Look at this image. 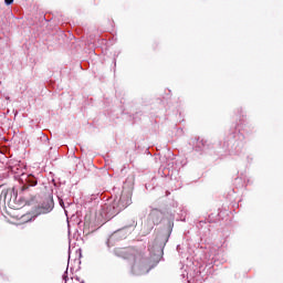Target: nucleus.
<instances>
[{
  "label": "nucleus",
  "mask_w": 283,
  "mask_h": 283,
  "mask_svg": "<svg viewBox=\"0 0 283 283\" xmlns=\"http://www.w3.org/2000/svg\"><path fill=\"white\" fill-rule=\"evenodd\" d=\"M7 167L11 174H14L15 178H19V181L23 185V190L28 189V187H36V177L27 174L28 168L25 167V164L17 159H10L7 163Z\"/></svg>",
  "instance_id": "obj_1"
},
{
  "label": "nucleus",
  "mask_w": 283,
  "mask_h": 283,
  "mask_svg": "<svg viewBox=\"0 0 283 283\" xmlns=\"http://www.w3.org/2000/svg\"><path fill=\"white\" fill-rule=\"evenodd\" d=\"M118 213H120V209H118V202L116 200L113 202L108 201L102 206V216H104V218L107 220L118 216Z\"/></svg>",
  "instance_id": "obj_2"
},
{
  "label": "nucleus",
  "mask_w": 283,
  "mask_h": 283,
  "mask_svg": "<svg viewBox=\"0 0 283 283\" xmlns=\"http://www.w3.org/2000/svg\"><path fill=\"white\" fill-rule=\"evenodd\" d=\"M117 202V208L119 209V212L127 209L129 205H132V197L129 196H122Z\"/></svg>",
  "instance_id": "obj_3"
},
{
  "label": "nucleus",
  "mask_w": 283,
  "mask_h": 283,
  "mask_svg": "<svg viewBox=\"0 0 283 283\" xmlns=\"http://www.w3.org/2000/svg\"><path fill=\"white\" fill-rule=\"evenodd\" d=\"M124 253H126L127 255H125L124 258L126 260H133V262L136 264L138 263V261L140 260V254L136 253L134 250L128 249L125 250Z\"/></svg>",
  "instance_id": "obj_4"
},
{
  "label": "nucleus",
  "mask_w": 283,
  "mask_h": 283,
  "mask_svg": "<svg viewBox=\"0 0 283 283\" xmlns=\"http://www.w3.org/2000/svg\"><path fill=\"white\" fill-rule=\"evenodd\" d=\"M6 6H12L14 0H4Z\"/></svg>",
  "instance_id": "obj_5"
},
{
  "label": "nucleus",
  "mask_w": 283,
  "mask_h": 283,
  "mask_svg": "<svg viewBox=\"0 0 283 283\" xmlns=\"http://www.w3.org/2000/svg\"><path fill=\"white\" fill-rule=\"evenodd\" d=\"M50 211H52V206H49V207L46 208V213H50Z\"/></svg>",
  "instance_id": "obj_6"
},
{
  "label": "nucleus",
  "mask_w": 283,
  "mask_h": 283,
  "mask_svg": "<svg viewBox=\"0 0 283 283\" xmlns=\"http://www.w3.org/2000/svg\"><path fill=\"white\" fill-rule=\"evenodd\" d=\"M63 280H65V282H67V279H66V276H65V275H63Z\"/></svg>",
  "instance_id": "obj_7"
}]
</instances>
